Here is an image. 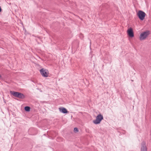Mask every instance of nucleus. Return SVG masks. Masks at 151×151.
Instances as JSON below:
<instances>
[{
  "instance_id": "nucleus-2",
  "label": "nucleus",
  "mask_w": 151,
  "mask_h": 151,
  "mask_svg": "<svg viewBox=\"0 0 151 151\" xmlns=\"http://www.w3.org/2000/svg\"><path fill=\"white\" fill-rule=\"evenodd\" d=\"M10 93L16 97L21 99H23L25 98V96L23 94L18 92L11 91Z\"/></svg>"
},
{
  "instance_id": "nucleus-7",
  "label": "nucleus",
  "mask_w": 151,
  "mask_h": 151,
  "mask_svg": "<svg viewBox=\"0 0 151 151\" xmlns=\"http://www.w3.org/2000/svg\"><path fill=\"white\" fill-rule=\"evenodd\" d=\"M141 150V151H147V148L145 142L142 143Z\"/></svg>"
},
{
  "instance_id": "nucleus-10",
  "label": "nucleus",
  "mask_w": 151,
  "mask_h": 151,
  "mask_svg": "<svg viewBox=\"0 0 151 151\" xmlns=\"http://www.w3.org/2000/svg\"><path fill=\"white\" fill-rule=\"evenodd\" d=\"M74 131L75 133H77L78 131V130L77 128H75L74 129Z\"/></svg>"
},
{
  "instance_id": "nucleus-6",
  "label": "nucleus",
  "mask_w": 151,
  "mask_h": 151,
  "mask_svg": "<svg viewBox=\"0 0 151 151\" xmlns=\"http://www.w3.org/2000/svg\"><path fill=\"white\" fill-rule=\"evenodd\" d=\"M127 34L129 37H134V34L132 28H130L129 29L127 30Z\"/></svg>"
},
{
  "instance_id": "nucleus-12",
  "label": "nucleus",
  "mask_w": 151,
  "mask_h": 151,
  "mask_svg": "<svg viewBox=\"0 0 151 151\" xmlns=\"http://www.w3.org/2000/svg\"><path fill=\"white\" fill-rule=\"evenodd\" d=\"M1 75H0V78H1Z\"/></svg>"
},
{
  "instance_id": "nucleus-4",
  "label": "nucleus",
  "mask_w": 151,
  "mask_h": 151,
  "mask_svg": "<svg viewBox=\"0 0 151 151\" xmlns=\"http://www.w3.org/2000/svg\"><path fill=\"white\" fill-rule=\"evenodd\" d=\"M137 15L141 20H143L145 19L146 14L142 11L139 10L137 13Z\"/></svg>"
},
{
  "instance_id": "nucleus-9",
  "label": "nucleus",
  "mask_w": 151,
  "mask_h": 151,
  "mask_svg": "<svg viewBox=\"0 0 151 151\" xmlns=\"http://www.w3.org/2000/svg\"><path fill=\"white\" fill-rule=\"evenodd\" d=\"M25 110L27 111H29L30 110V108L29 106H26L24 107Z\"/></svg>"
},
{
  "instance_id": "nucleus-1",
  "label": "nucleus",
  "mask_w": 151,
  "mask_h": 151,
  "mask_svg": "<svg viewBox=\"0 0 151 151\" xmlns=\"http://www.w3.org/2000/svg\"><path fill=\"white\" fill-rule=\"evenodd\" d=\"M150 32L149 31H146L141 33L139 37V39L140 40H145L150 34Z\"/></svg>"
},
{
  "instance_id": "nucleus-8",
  "label": "nucleus",
  "mask_w": 151,
  "mask_h": 151,
  "mask_svg": "<svg viewBox=\"0 0 151 151\" xmlns=\"http://www.w3.org/2000/svg\"><path fill=\"white\" fill-rule=\"evenodd\" d=\"M60 112L63 113L65 114L68 113V111L67 109L64 107H61L59 109Z\"/></svg>"
},
{
  "instance_id": "nucleus-3",
  "label": "nucleus",
  "mask_w": 151,
  "mask_h": 151,
  "mask_svg": "<svg viewBox=\"0 0 151 151\" xmlns=\"http://www.w3.org/2000/svg\"><path fill=\"white\" fill-rule=\"evenodd\" d=\"M103 119V116L101 114H99L97 116L96 120H93V122L95 124H99Z\"/></svg>"
},
{
  "instance_id": "nucleus-5",
  "label": "nucleus",
  "mask_w": 151,
  "mask_h": 151,
  "mask_svg": "<svg viewBox=\"0 0 151 151\" xmlns=\"http://www.w3.org/2000/svg\"><path fill=\"white\" fill-rule=\"evenodd\" d=\"M40 72L41 75L43 77H47L49 76V72L47 70L42 68L40 70Z\"/></svg>"
},
{
  "instance_id": "nucleus-11",
  "label": "nucleus",
  "mask_w": 151,
  "mask_h": 151,
  "mask_svg": "<svg viewBox=\"0 0 151 151\" xmlns=\"http://www.w3.org/2000/svg\"><path fill=\"white\" fill-rule=\"evenodd\" d=\"M1 7L0 6V12H1Z\"/></svg>"
}]
</instances>
